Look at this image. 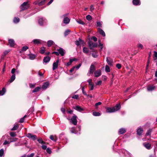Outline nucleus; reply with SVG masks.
<instances>
[{
	"mask_svg": "<svg viewBox=\"0 0 157 157\" xmlns=\"http://www.w3.org/2000/svg\"><path fill=\"white\" fill-rule=\"evenodd\" d=\"M28 56H29V59L31 60L34 59L36 57V56L33 54H29Z\"/></svg>",
	"mask_w": 157,
	"mask_h": 157,
	"instance_id": "nucleus-30",
	"label": "nucleus"
},
{
	"mask_svg": "<svg viewBox=\"0 0 157 157\" xmlns=\"http://www.w3.org/2000/svg\"><path fill=\"white\" fill-rule=\"evenodd\" d=\"M46 151L49 154H50L52 152L51 149L49 147H48L46 149Z\"/></svg>",
	"mask_w": 157,
	"mask_h": 157,
	"instance_id": "nucleus-51",
	"label": "nucleus"
},
{
	"mask_svg": "<svg viewBox=\"0 0 157 157\" xmlns=\"http://www.w3.org/2000/svg\"><path fill=\"white\" fill-rule=\"evenodd\" d=\"M98 32L100 33L101 35L103 36H105V34L104 32L101 29L98 28Z\"/></svg>",
	"mask_w": 157,
	"mask_h": 157,
	"instance_id": "nucleus-23",
	"label": "nucleus"
},
{
	"mask_svg": "<svg viewBox=\"0 0 157 157\" xmlns=\"http://www.w3.org/2000/svg\"><path fill=\"white\" fill-rule=\"evenodd\" d=\"M19 127V126L17 125H15L11 129V130L13 131L17 130Z\"/></svg>",
	"mask_w": 157,
	"mask_h": 157,
	"instance_id": "nucleus-39",
	"label": "nucleus"
},
{
	"mask_svg": "<svg viewBox=\"0 0 157 157\" xmlns=\"http://www.w3.org/2000/svg\"><path fill=\"white\" fill-rule=\"evenodd\" d=\"M144 146L148 150L150 149L151 147V144L145 142L143 144Z\"/></svg>",
	"mask_w": 157,
	"mask_h": 157,
	"instance_id": "nucleus-10",
	"label": "nucleus"
},
{
	"mask_svg": "<svg viewBox=\"0 0 157 157\" xmlns=\"http://www.w3.org/2000/svg\"><path fill=\"white\" fill-rule=\"evenodd\" d=\"M20 19L18 17H15L13 20V22L15 23H17L19 22Z\"/></svg>",
	"mask_w": 157,
	"mask_h": 157,
	"instance_id": "nucleus-36",
	"label": "nucleus"
},
{
	"mask_svg": "<svg viewBox=\"0 0 157 157\" xmlns=\"http://www.w3.org/2000/svg\"><path fill=\"white\" fill-rule=\"evenodd\" d=\"M79 96L78 94H76L73 95L72 97V98L73 99H78Z\"/></svg>",
	"mask_w": 157,
	"mask_h": 157,
	"instance_id": "nucleus-48",
	"label": "nucleus"
},
{
	"mask_svg": "<svg viewBox=\"0 0 157 157\" xmlns=\"http://www.w3.org/2000/svg\"><path fill=\"white\" fill-rule=\"evenodd\" d=\"M26 136L29 138L31 139L34 140L37 139V136L36 135L30 133L27 134Z\"/></svg>",
	"mask_w": 157,
	"mask_h": 157,
	"instance_id": "nucleus-8",
	"label": "nucleus"
},
{
	"mask_svg": "<svg viewBox=\"0 0 157 157\" xmlns=\"http://www.w3.org/2000/svg\"><path fill=\"white\" fill-rule=\"evenodd\" d=\"M97 26L99 27H101L102 25L101 22L99 21L97 22Z\"/></svg>",
	"mask_w": 157,
	"mask_h": 157,
	"instance_id": "nucleus-57",
	"label": "nucleus"
},
{
	"mask_svg": "<svg viewBox=\"0 0 157 157\" xmlns=\"http://www.w3.org/2000/svg\"><path fill=\"white\" fill-rule=\"evenodd\" d=\"M9 51H5L3 53V54H2V58H3L4 57V56H5V55H6L9 53Z\"/></svg>",
	"mask_w": 157,
	"mask_h": 157,
	"instance_id": "nucleus-45",
	"label": "nucleus"
},
{
	"mask_svg": "<svg viewBox=\"0 0 157 157\" xmlns=\"http://www.w3.org/2000/svg\"><path fill=\"white\" fill-rule=\"evenodd\" d=\"M138 47L139 48L142 49L143 48V46L142 44H138Z\"/></svg>",
	"mask_w": 157,
	"mask_h": 157,
	"instance_id": "nucleus-64",
	"label": "nucleus"
},
{
	"mask_svg": "<svg viewBox=\"0 0 157 157\" xmlns=\"http://www.w3.org/2000/svg\"><path fill=\"white\" fill-rule=\"evenodd\" d=\"M50 57L49 56L44 57L43 59V62L45 63H47L49 62L50 60Z\"/></svg>",
	"mask_w": 157,
	"mask_h": 157,
	"instance_id": "nucleus-14",
	"label": "nucleus"
},
{
	"mask_svg": "<svg viewBox=\"0 0 157 157\" xmlns=\"http://www.w3.org/2000/svg\"><path fill=\"white\" fill-rule=\"evenodd\" d=\"M10 135L11 137H14L16 136V134L14 132H10Z\"/></svg>",
	"mask_w": 157,
	"mask_h": 157,
	"instance_id": "nucleus-49",
	"label": "nucleus"
},
{
	"mask_svg": "<svg viewBox=\"0 0 157 157\" xmlns=\"http://www.w3.org/2000/svg\"><path fill=\"white\" fill-rule=\"evenodd\" d=\"M101 104V102H97L95 104V109H98V106L100 105Z\"/></svg>",
	"mask_w": 157,
	"mask_h": 157,
	"instance_id": "nucleus-41",
	"label": "nucleus"
},
{
	"mask_svg": "<svg viewBox=\"0 0 157 157\" xmlns=\"http://www.w3.org/2000/svg\"><path fill=\"white\" fill-rule=\"evenodd\" d=\"M34 155V153H31L30 155H28L26 156V157H33Z\"/></svg>",
	"mask_w": 157,
	"mask_h": 157,
	"instance_id": "nucleus-60",
	"label": "nucleus"
},
{
	"mask_svg": "<svg viewBox=\"0 0 157 157\" xmlns=\"http://www.w3.org/2000/svg\"><path fill=\"white\" fill-rule=\"evenodd\" d=\"M76 22L78 23V24L82 25H84L85 24V23L81 20H76Z\"/></svg>",
	"mask_w": 157,
	"mask_h": 157,
	"instance_id": "nucleus-37",
	"label": "nucleus"
},
{
	"mask_svg": "<svg viewBox=\"0 0 157 157\" xmlns=\"http://www.w3.org/2000/svg\"><path fill=\"white\" fill-rule=\"evenodd\" d=\"M89 49L86 47L83 48V52L84 53L87 54L89 52Z\"/></svg>",
	"mask_w": 157,
	"mask_h": 157,
	"instance_id": "nucleus-28",
	"label": "nucleus"
},
{
	"mask_svg": "<svg viewBox=\"0 0 157 157\" xmlns=\"http://www.w3.org/2000/svg\"><path fill=\"white\" fill-rule=\"evenodd\" d=\"M71 132L72 133H76V129L74 128H71Z\"/></svg>",
	"mask_w": 157,
	"mask_h": 157,
	"instance_id": "nucleus-44",
	"label": "nucleus"
},
{
	"mask_svg": "<svg viewBox=\"0 0 157 157\" xmlns=\"http://www.w3.org/2000/svg\"><path fill=\"white\" fill-rule=\"evenodd\" d=\"M155 88V86L153 85L149 86L147 88V90L148 91H152Z\"/></svg>",
	"mask_w": 157,
	"mask_h": 157,
	"instance_id": "nucleus-25",
	"label": "nucleus"
},
{
	"mask_svg": "<svg viewBox=\"0 0 157 157\" xmlns=\"http://www.w3.org/2000/svg\"><path fill=\"white\" fill-rule=\"evenodd\" d=\"M6 92V89L5 88H3L2 90H1V95H3Z\"/></svg>",
	"mask_w": 157,
	"mask_h": 157,
	"instance_id": "nucleus-33",
	"label": "nucleus"
},
{
	"mask_svg": "<svg viewBox=\"0 0 157 157\" xmlns=\"http://www.w3.org/2000/svg\"><path fill=\"white\" fill-rule=\"evenodd\" d=\"M157 59V52L156 51L154 52V59L155 60Z\"/></svg>",
	"mask_w": 157,
	"mask_h": 157,
	"instance_id": "nucleus-43",
	"label": "nucleus"
},
{
	"mask_svg": "<svg viewBox=\"0 0 157 157\" xmlns=\"http://www.w3.org/2000/svg\"><path fill=\"white\" fill-rule=\"evenodd\" d=\"M46 20L43 18H40L39 20V24L41 25H43V22H45Z\"/></svg>",
	"mask_w": 157,
	"mask_h": 157,
	"instance_id": "nucleus-13",
	"label": "nucleus"
},
{
	"mask_svg": "<svg viewBox=\"0 0 157 157\" xmlns=\"http://www.w3.org/2000/svg\"><path fill=\"white\" fill-rule=\"evenodd\" d=\"M74 109L80 112L84 110V109L82 108H81L80 106L78 105L76 106L74 108Z\"/></svg>",
	"mask_w": 157,
	"mask_h": 157,
	"instance_id": "nucleus-22",
	"label": "nucleus"
},
{
	"mask_svg": "<svg viewBox=\"0 0 157 157\" xmlns=\"http://www.w3.org/2000/svg\"><path fill=\"white\" fill-rule=\"evenodd\" d=\"M91 39L94 40V41H97V38L95 36H93Z\"/></svg>",
	"mask_w": 157,
	"mask_h": 157,
	"instance_id": "nucleus-59",
	"label": "nucleus"
},
{
	"mask_svg": "<svg viewBox=\"0 0 157 157\" xmlns=\"http://www.w3.org/2000/svg\"><path fill=\"white\" fill-rule=\"evenodd\" d=\"M38 75L40 76H42L43 77V74L40 71L38 72Z\"/></svg>",
	"mask_w": 157,
	"mask_h": 157,
	"instance_id": "nucleus-63",
	"label": "nucleus"
},
{
	"mask_svg": "<svg viewBox=\"0 0 157 157\" xmlns=\"http://www.w3.org/2000/svg\"><path fill=\"white\" fill-rule=\"evenodd\" d=\"M93 114L95 116H99L101 115V114L99 112H93Z\"/></svg>",
	"mask_w": 157,
	"mask_h": 157,
	"instance_id": "nucleus-34",
	"label": "nucleus"
},
{
	"mask_svg": "<svg viewBox=\"0 0 157 157\" xmlns=\"http://www.w3.org/2000/svg\"><path fill=\"white\" fill-rule=\"evenodd\" d=\"M106 112L108 113H112L115 112L119 110L121 108L120 104H117L115 107H107Z\"/></svg>",
	"mask_w": 157,
	"mask_h": 157,
	"instance_id": "nucleus-1",
	"label": "nucleus"
},
{
	"mask_svg": "<svg viewBox=\"0 0 157 157\" xmlns=\"http://www.w3.org/2000/svg\"><path fill=\"white\" fill-rule=\"evenodd\" d=\"M86 19L88 21L91 20L92 18V17L90 15H87L86 16Z\"/></svg>",
	"mask_w": 157,
	"mask_h": 157,
	"instance_id": "nucleus-47",
	"label": "nucleus"
},
{
	"mask_svg": "<svg viewBox=\"0 0 157 157\" xmlns=\"http://www.w3.org/2000/svg\"><path fill=\"white\" fill-rule=\"evenodd\" d=\"M9 43L10 47H13L15 45L14 41L13 39H9Z\"/></svg>",
	"mask_w": 157,
	"mask_h": 157,
	"instance_id": "nucleus-17",
	"label": "nucleus"
},
{
	"mask_svg": "<svg viewBox=\"0 0 157 157\" xmlns=\"http://www.w3.org/2000/svg\"><path fill=\"white\" fill-rule=\"evenodd\" d=\"M87 82L89 83V88L90 90H93L94 88V84L92 82V80L91 79L87 80Z\"/></svg>",
	"mask_w": 157,
	"mask_h": 157,
	"instance_id": "nucleus-5",
	"label": "nucleus"
},
{
	"mask_svg": "<svg viewBox=\"0 0 157 157\" xmlns=\"http://www.w3.org/2000/svg\"><path fill=\"white\" fill-rule=\"evenodd\" d=\"M48 0H41V1L39 0L36 1L34 2L35 5H38L39 6L43 5L45 4Z\"/></svg>",
	"mask_w": 157,
	"mask_h": 157,
	"instance_id": "nucleus-4",
	"label": "nucleus"
},
{
	"mask_svg": "<svg viewBox=\"0 0 157 157\" xmlns=\"http://www.w3.org/2000/svg\"><path fill=\"white\" fill-rule=\"evenodd\" d=\"M71 31L69 29H67L66 30L64 33V35L65 36H66L68 35L70 33Z\"/></svg>",
	"mask_w": 157,
	"mask_h": 157,
	"instance_id": "nucleus-35",
	"label": "nucleus"
},
{
	"mask_svg": "<svg viewBox=\"0 0 157 157\" xmlns=\"http://www.w3.org/2000/svg\"><path fill=\"white\" fill-rule=\"evenodd\" d=\"M49 84V83L48 82H44L42 86V88L43 89H46L48 86Z\"/></svg>",
	"mask_w": 157,
	"mask_h": 157,
	"instance_id": "nucleus-24",
	"label": "nucleus"
},
{
	"mask_svg": "<svg viewBox=\"0 0 157 157\" xmlns=\"http://www.w3.org/2000/svg\"><path fill=\"white\" fill-rule=\"evenodd\" d=\"M71 121L74 125H76L77 124V116L74 115L71 119Z\"/></svg>",
	"mask_w": 157,
	"mask_h": 157,
	"instance_id": "nucleus-6",
	"label": "nucleus"
},
{
	"mask_svg": "<svg viewBox=\"0 0 157 157\" xmlns=\"http://www.w3.org/2000/svg\"><path fill=\"white\" fill-rule=\"evenodd\" d=\"M94 9V8L93 5H91L90 7V10L91 12H92Z\"/></svg>",
	"mask_w": 157,
	"mask_h": 157,
	"instance_id": "nucleus-58",
	"label": "nucleus"
},
{
	"mask_svg": "<svg viewBox=\"0 0 157 157\" xmlns=\"http://www.w3.org/2000/svg\"><path fill=\"white\" fill-rule=\"evenodd\" d=\"M81 63H80V64H79L78 65L75 66L74 67H75V68H76L77 69H78L81 67Z\"/></svg>",
	"mask_w": 157,
	"mask_h": 157,
	"instance_id": "nucleus-61",
	"label": "nucleus"
},
{
	"mask_svg": "<svg viewBox=\"0 0 157 157\" xmlns=\"http://www.w3.org/2000/svg\"><path fill=\"white\" fill-rule=\"evenodd\" d=\"M41 40L40 39H34L32 41V42L34 44H38L41 43Z\"/></svg>",
	"mask_w": 157,
	"mask_h": 157,
	"instance_id": "nucleus-19",
	"label": "nucleus"
},
{
	"mask_svg": "<svg viewBox=\"0 0 157 157\" xmlns=\"http://www.w3.org/2000/svg\"><path fill=\"white\" fill-rule=\"evenodd\" d=\"M83 41L81 40L80 38H79L78 40H77L75 41V44L77 45L78 46L80 44H83Z\"/></svg>",
	"mask_w": 157,
	"mask_h": 157,
	"instance_id": "nucleus-18",
	"label": "nucleus"
},
{
	"mask_svg": "<svg viewBox=\"0 0 157 157\" xmlns=\"http://www.w3.org/2000/svg\"><path fill=\"white\" fill-rule=\"evenodd\" d=\"M15 79V74H13L11 76L9 81L10 83L12 82Z\"/></svg>",
	"mask_w": 157,
	"mask_h": 157,
	"instance_id": "nucleus-29",
	"label": "nucleus"
},
{
	"mask_svg": "<svg viewBox=\"0 0 157 157\" xmlns=\"http://www.w3.org/2000/svg\"><path fill=\"white\" fill-rule=\"evenodd\" d=\"M106 61L108 64L109 65L111 66H112L113 65L112 60L111 59H109L108 57L106 58Z\"/></svg>",
	"mask_w": 157,
	"mask_h": 157,
	"instance_id": "nucleus-26",
	"label": "nucleus"
},
{
	"mask_svg": "<svg viewBox=\"0 0 157 157\" xmlns=\"http://www.w3.org/2000/svg\"><path fill=\"white\" fill-rule=\"evenodd\" d=\"M68 14L69 13H66L61 16L60 17L61 18H64L63 22L65 24H68L70 21V19L67 17Z\"/></svg>",
	"mask_w": 157,
	"mask_h": 157,
	"instance_id": "nucleus-2",
	"label": "nucleus"
},
{
	"mask_svg": "<svg viewBox=\"0 0 157 157\" xmlns=\"http://www.w3.org/2000/svg\"><path fill=\"white\" fill-rule=\"evenodd\" d=\"M143 132V129L141 128H138V129L137 130V134L138 135L140 136L142 134Z\"/></svg>",
	"mask_w": 157,
	"mask_h": 157,
	"instance_id": "nucleus-21",
	"label": "nucleus"
},
{
	"mask_svg": "<svg viewBox=\"0 0 157 157\" xmlns=\"http://www.w3.org/2000/svg\"><path fill=\"white\" fill-rule=\"evenodd\" d=\"M126 132V130L125 129L121 128L119 129L118 133L119 134L121 135L125 133Z\"/></svg>",
	"mask_w": 157,
	"mask_h": 157,
	"instance_id": "nucleus-15",
	"label": "nucleus"
},
{
	"mask_svg": "<svg viewBox=\"0 0 157 157\" xmlns=\"http://www.w3.org/2000/svg\"><path fill=\"white\" fill-rule=\"evenodd\" d=\"M41 147L42 149L44 150H45V149H46L47 148V146L45 145H44V144L42 145Z\"/></svg>",
	"mask_w": 157,
	"mask_h": 157,
	"instance_id": "nucleus-55",
	"label": "nucleus"
},
{
	"mask_svg": "<svg viewBox=\"0 0 157 157\" xmlns=\"http://www.w3.org/2000/svg\"><path fill=\"white\" fill-rule=\"evenodd\" d=\"M92 55L94 58H97L98 57V55L96 52H94L92 53Z\"/></svg>",
	"mask_w": 157,
	"mask_h": 157,
	"instance_id": "nucleus-53",
	"label": "nucleus"
},
{
	"mask_svg": "<svg viewBox=\"0 0 157 157\" xmlns=\"http://www.w3.org/2000/svg\"><path fill=\"white\" fill-rule=\"evenodd\" d=\"M76 60V59H70L69 62L67 63V66H69L70 65L73 61H75Z\"/></svg>",
	"mask_w": 157,
	"mask_h": 157,
	"instance_id": "nucleus-32",
	"label": "nucleus"
},
{
	"mask_svg": "<svg viewBox=\"0 0 157 157\" xmlns=\"http://www.w3.org/2000/svg\"><path fill=\"white\" fill-rule=\"evenodd\" d=\"M94 74L95 77H98L101 75V71L100 70H98L95 71Z\"/></svg>",
	"mask_w": 157,
	"mask_h": 157,
	"instance_id": "nucleus-11",
	"label": "nucleus"
},
{
	"mask_svg": "<svg viewBox=\"0 0 157 157\" xmlns=\"http://www.w3.org/2000/svg\"><path fill=\"white\" fill-rule=\"evenodd\" d=\"M24 117H22L19 120V122L21 123H22L24 122Z\"/></svg>",
	"mask_w": 157,
	"mask_h": 157,
	"instance_id": "nucleus-62",
	"label": "nucleus"
},
{
	"mask_svg": "<svg viewBox=\"0 0 157 157\" xmlns=\"http://www.w3.org/2000/svg\"><path fill=\"white\" fill-rule=\"evenodd\" d=\"M29 6V4L28 2H25L20 6L21 10H24L27 9Z\"/></svg>",
	"mask_w": 157,
	"mask_h": 157,
	"instance_id": "nucleus-3",
	"label": "nucleus"
},
{
	"mask_svg": "<svg viewBox=\"0 0 157 157\" xmlns=\"http://www.w3.org/2000/svg\"><path fill=\"white\" fill-rule=\"evenodd\" d=\"M59 62V59L57 60L56 62H55L53 63V68L52 69L53 70H55L58 67V63Z\"/></svg>",
	"mask_w": 157,
	"mask_h": 157,
	"instance_id": "nucleus-9",
	"label": "nucleus"
},
{
	"mask_svg": "<svg viewBox=\"0 0 157 157\" xmlns=\"http://www.w3.org/2000/svg\"><path fill=\"white\" fill-rule=\"evenodd\" d=\"M4 151L3 149H1V157H2L4 155Z\"/></svg>",
	"mask_w": 157,
	"mask_h": 157,
	"instance_id": "nucleus-54",
	"label": "nucleus"
},
{
	"mask_svg": "<svg viewBox=\"0 0 157 157\" xmlns=\"http://www.w3.org/2000/svg\"><path fill=\"white\" fill-rule=\"evenodd\" d=\"M13 141H7V140H5V142H4V143H3V144L4 145H6V144H9L11 142H13Z\"/></svg>",
	"mask_w": 157,
	"mask_h": 157,
	"instance_id": "nucleus-50",
	"label": "nucleus"
},
{
	"mask_svg": "<svg viewBox=\"0 0 157 157\" xmlns=\"http://www.w3.org/2000/svg\"><path fill=\"white\" fill-rule=\"evenodd\" d=\"M54 42L52 40H49L47 42V44L48 47L51 46L54 44Z\"/></svg>",
	"mask_w": 157,
	"mask_h": 157,
	"instance_id": "nucleus-31",
	"label": "nucleus"
},
{
	"mask_svg": "<svg viewBox=\"0 0 157 157\" xmlns=\"http://www.w3.org/2000/svg\"><path fill=\"white\" fill-rule=\"evenodd\" d=\"M95 70V67L94 65L91 64L90 66L89 71L90 73L93 74Z\"/></svg>",
	"mask_w": 157,
	"mask_h": 157,
	"instance_id": "nucleus-16",
	"label": "nucleus"
},
{
	"mask_svg": "<svg viewBox=\"0 0 157 157\" xmlns=\"http://www.w3.org/2000/svg\"><path fill=\"white\" fill-rule=\"evenodd\" d=\"M116 66L118 69H120L121 67V65L120 64L118 63L116 64Z\"/></svg>",
	"mask_w": 157,
	"mask_h": 157,
	"instance_id": "nucleus-56",
	"label": "nucleus"
},
{
	"mask_svg": "<svg viewBox=\"0 0 157 157\" xmlns=\"http://www.w3.org/2000/svg\"><path fill=\"white\" fill-rule=\"evenodd\" d=\"M132 3L133 5L136 6L140 5V0H133Z\"/></svg>",
	"mask_w": 157,
	"mask_h": 157,
	"instance_id": "nucleus-20",
	"label": "nucleus"
},
{
	"mask_svg": "<svg viewBox=\"0 0 157 157\" xmlns=\"http://www.w3.org/2000/svg\"><path fill=\"white\" fill-rule=\"evenodd\" d=\"M40 89V87H37L35 88L33 90L32 92L33 93L38 92Z\"/></svg>",
	"mask_w": 157,
	"mask_h": 157,
	"instance_id": "nucleus-40",
	"label": "nucleus"
},
{
	"mask_svg": "<svg viewBox=\"0 0 157 157\" xmlns=\"http://www.w3.org/2000/svg\"><path fill=\"white\" fill-rule=\"evenodd\" d=\"M105 71L107 72H110V69L109 67L106 65L105 67Z\"/></svg>",
	"mask_w": 157,
	"mask_h": 157,
	"instance_id": "nucleus-38",
	"label": "nucleus"
},
{
	"mask_svg": "<svg viewBox=\"0 0 157 157\" xmlns=\"http://www.w3.org/2000/svg\"><path fill=\"white\" fill-rule=\"evenodd\" d=\"M88 45L89 47L91 49H93L94 48L96 47L97 46V43L90 41L89 42Z\"/></svg>",
	"mask_w": 157,
	"mask_h": 157,
	"instance_id": "nucleus-7",
	"label": "nucleus"
},
{
	"mask_svg": "<svg viewBox=\"0 0 157 157\" xmlns=\"http://www.w3.org/2000/svg\"><path fill=\"white\" fill-rule=\"evenodd\" d=\"M28 49V47L27 46H24L22 48V51H25Z\"/></svg>",
	"mask_w": 157,
	"mask_h": 157,
	"instance_id": "nucleus-52",
	"label": "nucleus"
},
{
	"mask_svg": "<svg viewBox=\"0 0 157 157\" xmlns=\"http://www.w3.org/2000/svg\"><path fill=\"white\" fill-rule=\"evenodd\" d=\"M45 52V48L44 47H42L41 48L40 50V52L42 54H43Z\"/></svg>",
	"mask_w": 157,
	"mask_h": 157,
	"instance_id": "nucleus-42",
	"label": "nucleus"
},
{
	"mask_svg": "<svg viewBox=\"0 0 157 157\" xmlns=\"http://www.w3.org/2000/svg\"><path fill=\"white\" fill-rule=\"evenodd\" d=\"M60 54L61 56H64L65 53L64 50L62 48H60L59 49L57 50Z\"/></svg>",
	"mask_w": 157,
	"mask_h": 157,
	"instance_id": "nucleus-12",
	"label": "nucleus"
},
{
	"mask_svg": "<svg viewBox=\"0 0 157 157\" xmlns=\"http://www.w3.org/2000/svg\"><path fill=\"white\" fill-rule=\"evenodd\" d=\"M151 131H152L151 129H149L147 131V132L146 133V136H147L150 135Z\"/></svg>",
	"mask_w": 157,
	"mask_h": 157,
	"instance_id": "nucleus-46",
	"label": "nucleus"
},
{
	"mask_svg": "<svg viewBox=\"0 0 157 157\" xmlns=\"http://www.w3.org/2000/svg\"><path fill=\"white\" fill-rule=\"evenodd\" d=\"M50 139L54 141V142L56 141L57 139L56 136H54L52 135H51L50 136Z\"/></svg>",
	"mask_w": 157,
	"mask_h": 157,
	"instance_id": "nucleus-27",
	"label": "nucleus"
}]
</instances>
